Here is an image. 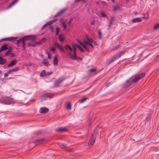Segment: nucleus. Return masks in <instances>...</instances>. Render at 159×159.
Wrapping results in <instances>:
<instances>
[{
	"label": "nucleus",
	"mask_w": 159,
	"mask_h": 159,
	"mask_svg": "<svg viewBox=\"0 0 159 159\" xmlns=\"http://www.w3.org/2000/svg\"><path fill=\"white\" fill-rule=\"evenodd\" d=\"M145 75V73H142L134 75L126 82V87H129V85L133 83H135L139 80Z\"/></svg>",
	"instance_id": "1"
},
{
	"label": "nucleus",
	"mask_w": 159,
	"mask_h": 159,
	"mask_svg": "<svg viewBox=\"0 0 159 159\" xmlns=\"http://www.w3.org/2000/svg\"><path fill=\"white\" fill-rule=\"evenodd\" d=\"M0 101L5 104H10L14 102L13 99L8 97H4L0 100Z\"/></svg>",
	"instance_id": "2"
},
{
	"label": "nucleus",
	"mask_w": 159,
	"mask_h": 159,
	"mask_svg": "<svg viewBox=\"0 0 159 159\" xmlns=\"http://www.w3.org/2000/svg\"><path fill=\"white\" fill-rule=\"evenodd\" d=\"M76 44H73L72 45V48L73 49V54H72L71 52H69L68 53V55H69L72 59H75V55H76V46H75Z\"/></svg>",
	"instance_id": "3"
},
{
	"label": "nucleus",
	"mask_w": 159,
	"mask_h": 159,
	"mask_svg": "<svg viewBox=\"0 0 159 159\" xmlns=\"http://www.w3.org/2000/svg\"><path fill=\"white\" fill-rule=\"evenodd\" d=\"M54 95V94L53 93H47L41 96L40 98L42 100H46L48 98H52Z\"/></svg>",
	"instance_id": "4"
},
{
	"label": "nucleus",
	"mask_w": 159,
	"mask_h": 159,
	"mask_svg": "<svg viewBox=\"0 0 159 159\" xmlns=\"http://www.w3.org/2000/svg\"><path fill=\"white\" fill-rule=\"evenodd\" d=\"M65 80L63 77H61L54 83V86L55 87H58L60 84Z\"/></svg>",
	"instance_id": "5"
},
{
	"label": "nucleus",
	"mask_w": 159,
	"mask_h": 159,
	"mask_svg": "<svg viewBox=\"0 0 159 159\" xmlns=\"http://www.w3.org/2000/svg\"><path fill=\"white\" fill-rule=\"evenodd\" d=\"M95 137L93 136V135H92V137L91 138L90 140H89V142L87 146L89 148L91 147L92 146L94 143L95 142Z\"/></svg>",
	"instance_id": "6"
},
{
	"label": "nucleus",
	"mask_w": 159,
	"mask_h": 159,
	"mask_svg": "<svg viewBox=\"0 0 159 159\" xmlns=\"http://www.w3.org/2000/svg\"><path fill=\"white\" fill-rule=\"evenodd\" d=\"M25 40L29 39L31 40L32 42H34L36 40L35 37L34 35H27L25 36Z\"/></svg>",
	"instance_id": "7"
},
{
	"label": "nucleus",
	"mask_w": 159,
	"mask_h": 159,
	"mask_svg": "<svg viewBox=\"0 0 159 159\" xmlns=\"http://www.w3.org/2000/svg\"><path fill=\"white\" fill-rule=\"evenodd\" d=\"M64 48L68 52H71L72 50V48L68 44H66L64 46Z\"/></svg>",
	"instance_id": "8"
},
{
	"label": "nucleus",
	"mask_w": 159,
	"mask_h": 159,
	"mask_svg": "<svg viewBox=\"0 0 159 159\" xmlns=\"http://www.w3.org/2000/svg\"><path fill=\"white\" fill-rule=\"evenodd\" d=\"M115 19V17L114 16H112L111 17V19L109 23V25H108V29H109L111 28V25L113 24L114 21Z\"/></svg>",
	"instance_id": "9"
},
{
	"label": "nucleus",
	"mask_w": 159,
	"mask_h": 159,
	"mask_svg": "<svg viewBox=\"0 0 159 159\" xmlns=\"http://www.w3.org/2000/svg\"><path fill=\"white\" fill-rule=\"evenodd\" d=\"M66 9H63L60 11L58 12L54 17V18H56L57 17L62 15L66 10Z\"/></svg>",
	"instance_id": "10"
},
{
	"label": "nucleus",
	"mask_w": 159,
	"mask_h": 159,
	"mask_svg": "<svg viewBox=\"0 0 159 159\" xmlns=\"http://www.w3.org/2000/svg\"><path fill=\"white\" fill-rule=\"evenodd\" d=\"M67 131L66 129L64 127H61L56 129V131L57 132H64Z\"/></svg>",
	"instance_id": "11"
},
{
	"label": "nucleus",
	"mask_w": 159,
	"mask_h": 159,
	"mask_svg": "<svg viewBox=\"0 0 159 159\" xmlns=\"http://www.w3.org/2000/svg\"><path fill=\"white\" fill-rule=\"evenodd\" d=\"M113 7L114 10L115 11H116L120 9L122 7V6L120 5L116 4L115 6H113Z\"/></svg>",
	"instance_id": "12"
},
{
	"label": "nucleus",
	"mask_w": 159,
	"mask_h": 159,
	"mask_svg": "<svg viewBox=\"0 0 159 159\" xmlns=\"http://www.w3.org/2000/svg\"><path fill=\"white\" fill-rule=\"evenodd\" d=\"M18 37H10L8 38H6L0 40V41H2L3 40H8L9 41H14L17 39Z\"/></svg>",
	"instance_id": "13"
},
{
	"label": "nucleus",
	"mask_w": 159,
	"mask_h": 159,
	"mask_svg": "<svg viewBox=\"0 0 159 159\" xmlns=\"http://www.w3.org/2000/svg\"><path fill=\"white\" fill-rule=\"evenodd\" d=\"M25 36H24L17 40V46L18 47L20 46L19 43L23 42H24V41L25 40Z\"/></svg>",
	"instance_id": "14"
},
{
	"label": "nucleus",
	"mask_w": 159,
	"mask_h": 159,
	"mask_svg": "<svg viewBox=\"0 0 159 159\" xmlns=\"http://www.w3.org/2000/svg\"><path fill=\"white\" fill-rule=\"evenodd\" d=\"M40 112L41 113H45L48 112V109L46 107H42L40 109Z\"/></svg>",
	"instance_id": "15"
},
{
	"label": "nucleus",
	"mask_w": 159,
	"mask_h": 159,
	"mask_svg": "<svg viewBox=\"0 0 159 159\" xmlns=\"http://www.w3.org/2000/svg\"><path fill=\"white\" fill-rule=\"evenodd\" d=\"M142 20L141 18L138 17L132 19L131 21L133 22H141Z\"/></svg>",
	"instance_id": "16"
},
{
	"label": "nucleus",
	"mask_w": 159,
	"mask_h": 159,
	"mask_svg": "<svg viewBox=\"0 0 159 159\" xmlns=\"http://www.w3.org/2000/svg\"><path fill=\"white\" fill-rule=\"evenodd\" d=\"M17 63V61L16 60L12 61L11 63L8 65V67H11L14 66Z\"/></svg>",
	"instance_id": "17"
},
{
	"label": "nucleus",
	"mask_w": 159,
	"mask_h": 159,
	"mask_svg": "<svg viewBox=\"0 0 159 159\" xmlns=\"http://www.w3.org/2000/svg\"><path fill=\"white\" fill-rule=\"evenodd\" d=\"M19 67H15L14 68L10 69L8 70V72L9 73H11L13 72H16L19 70Z\"/></svg>",
	"instance_id": "18"
},
{
	"label": "nucleus",
	"mask_w": 159,
	"mask_h": 159,
	"mask_svg": "<svg viewBox=\"0 0 159 159\" xmlns=\"http://www.w3.org/2000/svg\"><path fill=\"white\" fill-rule=\"evenodd\" d=\"M7 45L5 44L3 45L0 49V52L6 50L7 49Z\"/></svg>",
	"instance_id": "19"
},
{
	"label": "nucleus",
	"mask_w": 159,
	"mask_h": 159,
	"mask_svg": "<svg viewBox=\"0 0 159 159\" xmlns=\"http://www.w3.org/2000/svg\"><path fill=\"white\" fill-rule=\"evenodd\" d=\"M7 62L6 60L2 58L0 56V65H3Z\"/></svg>",
	"instance_id": "20"
},
{
	"label": "nucleus",
	"mask_w": 159,
	"mask_h": 159,
	"mask_svg": "<svg viewBox=\"0 0 159 159\" xmlns=\"http://www.w3.org/2000/svg\"><path fill=\"white\" fill-rule=\"evenodd\" d=\"M18 0H13L12 2H11L10 4L8 6L7 8V9H8L12 6L14 4H15Z\"/></svg>",
	"instance_id": "21"
},
{
	"label": "nucleus",
	"mask_w": 159,
	"mask_h": 159,
	"mask_svg": "<svg viewBox=\"0 0 159 159\" xmlns=\"http://www.w3.org/2000/svg\"><path fill=\"white\" fill-rule=\"evenodd\" d=\"M89 43L87 40H84L83 41V47L85 49H87V45H88Z\"/></svg>",
	"instance_id": "22"
},
{
	"label": "nucleus",
	"mask_w": 159,
	"mask_h": 159,
	"mask_svg": "<svg viewBox=\"0 0 159 159\" xmlns=\"http://www.w3.org/2000/svg\"><path fill=\"white\" fill-rule=\"evenodd\" d=\"M40 76L41 77H43L47 76V74L45 70H43L40 74Z\"/></svg>",
	"instance_id": "23"
},
{
	"label": "nucleus",
	"mask_w": 159,
	"mask_h": 159,
	"mask_svg": "<svg viewBox=\"0 0 159 159\" xmlns=\"http://www.w3.org/2000/svg\"><path fill=\"white\" fill-rule=\"evenodd\" d=\"M124 53V52H121L118 54H117L114 57H115L116 59H118L121 56L123 55Z\"/></svg>",
	"instance_id": "24"
},
{
	"label": "nucleus",
	"mask_w": 159,
	"mask_h": 159,
	"mask_svg": "<svg viewBox=\"0 0 159 159\" xmlns=\"http://www.w3.org/2000/svg\"><path fill=\"white\" fill-rule=\"evenodd\" d=\"M58 63L57 57L55 56L54 58L53 64L55 66L57 65Z\"/></svg>",
	"instance_id": "25"
},
{
	"label": "nucleus",
	"mask_w": 159,
	"mask_h": 159,
	"mask_svg": "<svg viewBox=\"0 0 159 159\" xmlns=\"http://www.w3.org/2000/svg\"><path fill=\"white\" fill-rule=\"evenodd\" d=\"M59 39L61 42H62L64 40V37L63 35L60 34L58 36Z\"/></svg>",
	"instance_id": "26"
},
{
	"label": "nucleus",
	"mask_w": 159,
	"mask_h": 159,
	"mask_svg": "<svg viewBox=\"0 0 159 159\" xmlns=\"http://www.w3.org/2000/svg\"><path fill=\"white\" fill-rule=\"evenodd\" d=\"M54 18V19L53 20H50V21H49L47 23L48 25H50L51 24H52V23H54L57 20V18Z\"/></svg>",
	"instance_id": "27"
},
{
	"label": "nucleus",
	"mask_w": 159,
	"mask_h": 159,
	"mask_svg": "<svg viewBox=\"0 0 159 159\" xmlns=\"http://www.w3.org/2000/svg\"><path fill=\"white\" fill-rule=\"evenodd\" d=\"M116 59L114 57H113L108 62V64L109 65L112 62L115 61L116 60Z\"/></svg>",
	"instance_id": "28"
},
{
	"label": "nucleus",
	"mask_w": 159,
	"mask_h": 159,
	"mask_svg": "<svg viewBox=\"0 0 159 159\" xmlns=\"http://www.w3.org/2000/svg\"><path fill=\"white\" fill-rule=\"evenodd\" d=\"M86 39L89 43H92L93 42V39H90L88 36H86Z\"/></svg>",
	"instance_id": "29"
},
{
	"label": "nucleus",
	"mask_w": 159,
	"mask_h": 159,
	"mask_svg": "<svg viewBox=\"0 0 159 159\" xmlns=\"http://www.w3.org/2000/svg\"><path fill=\"white\" fill-rule=\"evenodd\" d=\"M71 107V105L69 102L66 105V109L67 110H70Z\"/></svg>",
	"instance_id": "30"
},
{
	"label": "nucleus",
	"mask_w": 159,
	"mask_h": 159,
	"mask_svg": "<svg viewBox=\"0 0 159 159\" xmlns=\"http://www.w3.org/2000/svg\"><path fill=\"white\" fill-rule=\"evenodd\" d=\"M42 63L47 66L50 65L48 62L47 61V59L45 60L44 61H43Z\"/></svg>",
	"instance_id": "31"
},
{
	"label": "nucleus",
	"mask_w": 159,
	"mask_h": 159,
	"mask_svg": "<svg viewBox=\"0 0 159 159\" xmlns=\"http://www.w3.org/2000/svg\"><path fill=\"white\" fill-rule=\"evenodd\" d=\"M87 99V98H82L79 101H80V103H82L85 101Z\"/></svg>",
	"instance_id": "32"
},
{
	"label": "nucleus",
	"mask_w": 159,
	"mask_h": 159,
	"mask_svg": "<svg viewBox=\"0 0 159 159\" xmlns=\"http://www.w3.org/2000/svg\"><path fill=\"white\" fill-rule=\"evenodd\" d=\"M60 31V28L59 27H57L56 29V35H58Z\"/></svg>",
	"instance_id": "33"
},
{
	"label": "nucleus",
	"mask_w": 159,
	"mask_h": 159,
	"mask_svg": "<svg viewBox=\"0 0 159 159\" xmlns=\"http://www.w3.org/2000/svg\"><path fill=\"white\" fill-rule=\"evenodd\" d=\"M11 49L9 48L8 49V50L5 53V56H7L11 52Z\"/></svg>",
	"instance_id": "34"
},
{
	"label": "nucleus",
	"mask_w": 159,
	"mask_h": 159,
	"mask_svg": "<svg viewBox=\"0 0 159 159\" xmlns=\"http://www.w3.org/2000/svg\"><path fill=\"white\" fill-rule=\"evenodd\" d=\"M57 48L59 49H60L61 50V51L62 52H64L65 51L63 47L60 45L59 46V47Z\"/></svg>",
	"instance_id": "35"
},
{
	"label": "nucleus",
	"mask_w": 159,
	"mask_h": 159,
	"mask_svg": "<svg viewBox=\"0 0 159 159\" xmlns=\"http://www.w3.org/2000/svg\"><path fill=\"white\" fill-rule=\"evenodd\" d=\"M159 27V23L155 25L153 27V29L155 30H156Z\"/></svg>",
	"instance_id": "36"
},
{
	"label": "nucleus",
	"mask_w": 159,
	"mask_h": 159,
	"mask_svg": "<svg viewBox=\"0 0 159 159\" xmlns=\"http://www.w3.org/2000/svg\"><path fill=\"white\" fill-rule=\"evenodd\" d=\"M44 139H43L38 140L36 141V143H40V142H42L43 141H44Z\"/></svg>",
	"instance_id": "37"
},
{
	"label": "nucleus",
	"mask_w": 159,
	"mask_h": 159,
	"mask_svg": "<svg viewBox=\"0 0 159 159\" xmlns=\"http://www.w3.org/2000/svg\"><path fill=\"white\" fill-rule=\"evenodd\" d=\"M47 54H48V58L49 59H51V57H52V55H51L48 51L47 52Z\"/></svg>",
	"instance_id": "38"
},
{
	"label": "nucleus",
	"mask_w": 159,
	"mask_h": 159,
	"mask_svg": "<svg viewBox=\"0 0 159 159\" xmlns=\"http://www.w3.org/2000/svg\"><path fill=\"white\" fill-rule=\"evenodd\" d=\"M101 15L104 17H107V16L105 13L102 11L100 12Z\"/></svg>",
	"instance_id": "39"
},
{
	"label": "nucleus",
	"mask_w": 159,
	"mask_h": 159,
	"mask_svg": "<svg viewBox=\"0 0 159 159\" xmlns=\"http://www.w3.org/2000/svg\"><path fill=\"white\" fill-rule=\"evenodd\" d=\"M96 70V69L94 68L90 69L89 70V71L90 72H95Z\"/></svg>",
	"instance_id": "40"
},
{
	"label": "nucleus",
	"mask_w": 159,
	"mask_h": 159,
	"mask_svg": "<svg viewBox=\"0 0 159 159\" xmlns=\"http://www.w3.org/2000/svg\"><path fill=\"white\" fill-rule=\"evenodd\" d=\"M22 48L23 50H25V42H23V43H22Z\"/></svg>",
	"instance_id": "41"
},
{
	"label": "nucleus",
	"mask_w": 159,
	"mask_h": 159,
	"mask_svg": "<svg viewBox=\"0 0 159 159\" xmlns=\"http://www.w3.org/2000/svg\"><path fill=\"white\" fill-rule=\"evenodd\" d=\"M75 59H72L73 60H82V58H80V57H77L76 56V55H75Z\"/></svg>",
	"instance_id": "42"
},
{
	"label": "nucleus",
	"mask_w": 159,
	"mask_h": 159,
	"mask_svg": "<svg viewBox=\"0 0 159 159\" xmlns=\"http://www.w3.org/2000/svg\"><path fill=\"white\" fill-rule=\"evenodd\" d=\"M59 146H60L62 148H64L66 147V145L62 144H59Z\"/></svg>",
	"instance_id": "43"
},
{
	"label": "nucleus",
	"mask_w": 159,
	"mask_h": 159,
	"mask_svg": "<svg viewBox=\"0 0 159 159\" xmlns=\"http://www.w3.org/2000/svg\"><path fill=\"white\" fill-rule=\"evenodd\" d=\"M98 35H99V38L100 39H102V33L100 31H98Z\"/></svg>",
	"instance_id": "44"
},
{
	"label": "nucleus",
	"mask_w": 159,
	"mask_h": 159,
	"mask_svg": "<svg viewBox=\"0 0 159 159\" xmlns=\"http://www.w3.org/2000/svg\"><path fill=\"white\" fill-rule=\"evenodd\" d=\"M62 26H63L64 29H66V25L65 23H63L62 24Z\"/></svg>",
	"instance_id": "45"
},
{
	"label": "nucleus",
	"mask_w": 159,
	"mask_h": 159,
	"mask_svg": "<svg viewBox=\"0 0 159 159\" xmlns=\"http://www.w3.org/2000/svg\"><path fill=\"white\" fill-rule=\"evenodd\" d=\"M77 40L78 43L83 47V42L81 41L78 39H77Z\"/></svg>",
	"instance_id": "46"
},
{
	"label": "nucleus",
	"mask_w": 159,
	"mask_h": 159,
	"mask_svg": "<svg viewBox=\"0 0 159 159\" xmlns=\"http://www.w3.org/2000/svg\"><path fill=\"white\" fill-rule=\"evenodd\" d=\"M59 45H60V44L59 43H56V42L54 44V46L56 47H57V48L59 47Z\"/></svg>",
	"instance_id": "47"
},
{
	"label": "nucleus",
	"mask_w": 159,
	"mask_h": 159,
	"mask_svg": "<svg viewBox=\"0 0 159 159\" xmlns=\"http://www.w3.org/2000/svg\"><path fill=\"white\" fill-rule=\"evenodd\" d=\"M28 45L29 46H36V44H31L30 43H28Z\"/></svg>",
	"instance_id": "48"
},
{
	"label": "nucleus",
	"mask_w": 159,
	"mask_h": 159,
	"mask_svg": "<svg viewBox=\"0 0 159 159\" xmlns=\"http://www.w3.org/2000/svg\"><path fill=\"white\" fill-rule=\"evenodd\" d=\"M51 50L53 52H54L56 50V49L53 47H51Z\"/></svg>",
	"instance_id": "49"
},
{
	"label": "nucleus",
	"mask_w": 159,
	"mask_h": 159,
	"mask_svg": "<svg viewBox=\"0 0 159 159\" xmlns=\"http://www.w3.org/2000/svg\"><path fill=\"white\" fill-rule=\"evenodd\" d=\"M90 24L92 25H94L95 24V21L94 20H93L90 22Z\"/></svg>",
	"instance_id": "50"
},
{
	"label": "nucleus",
	"mask_w": 159,
	"mask_h": 159,
	"mask_svg": "<svg viewBox=\"0 0 159 159\" xmlns=\"http://www.w3.org/2000/svg\"><path fill=\"white\" fill-rule=\"evenodd\" d=\"M10 73H9L8 72V71L6 73H5L4 75V76L5 77H7V76L8 74H10Z\"/></svg>",
	"instance_id": "51"
},
{
	"label": "nucleus",
	"mask_w": 159,
	"mask_h": 159,
	"mask_svg": "<svg viewBox=\"0 0 159 159\" xmlns=\"http://www.w3.org/2000/svg\"><path fill=\"white\" fill-rule=\"evenodd\" d=\"M52 73V71H50L46 73L47 74V76L49 75H51Z\"/></svg>",
	"instance_id": "52"
},
{
	"label": "nucleus",
	"mask_w": 159,
	"mask_h": 159,
	"mask_svg": "<svg viewBox=\"0 0 159 159\" xmlns=\"http://www.w3.org/2000/svg\"><path fill=\"white\" fill-rule=\"evenodd\" d=\"M46 41V39L45 38H43L42 39V40L41 41V43L42 42H44Z\"/></svg>",
	"instance_id": "53"
},
{
	"label": "nucleus",
	"mask_w": 159,
	"mask_h": 159,
	"mask_svg": "<svg viewBox=\"0 0 159 159\" xmlns=\"http://www.w3.org/2000/svg\"><path fill=\"white\" fill-rule=\"evenodd\" d=\"M76 45H75V46H76V47L78 48L79 49H80V48L81 47L80 45H79V44H76Z\"/></svg>",
	"instance_id": "54"
},
{
	"label": "nucleus",
	"mask_w": 159,
	"mask_h": 159,
	"mask_svg": "<svg viewBox=\"0 0 159 159\" xmlns=\"http://www.w3.org/2000/svg\"><path fill=\"white\" fill-rule=\"evenodd\" d=\"M48 25L47 23L46 24H45L42 27V28H45Z\"/></svg>",
	"instance_id": "55"
},
{
	"label": "nucleus",
	"mask_w": 159,
	"mask_h": 159,
	"mask_svg": "<svg viewBox=\"0 0 159 159\" xmlns=\"http://www.w3.org/2000/svg\"><path fill=\"white\" fill-rule=\"evenodd\" d=\"M60 22L61 23V25L62 24V23H65L64 22V21L63 20L62 18L61 19H60Z\"/></svg>",
	"instance_id": "56"
},
{
	"label": "nucleus",
	"mask_w": 159,
	"mask_h": 159,
	"mask_svg": "<svg viewBox=\"0 0 159 159\" xmlns=\"http://www.w3.org/2000/svg\"><path fill=\"white\" fill-rule=\"evenodd\" d=\"M150 118V116H149L147 117L146 118V119L147 120H149Z\"/></svg>",
	"instance_id": "57"
},
{
	"label": "nucleus",
	"mask_w": 159,
	"mask_h": 159,
	"mask_svg": "<svg viewBox=\"0 0 159 159\" xmlns=\"http://www.w3.org/2000/svg\"><path fill=\"white\" fill-rule=\"evenodd\" d=\"M50 29L52 30V31H53V28L52 26H51L50 27Z\"/></svg>",
	"instance_id": "58"
},
{
	"label": "nucleus",
	"mask_w": 159,
	"mask_h": 159,
	"mask_svg": "<svg viewBox=\"0 0 159 159\" xmlns=\"http://www.w3.org/2000/svg\"><path fill=\"white\" fill-rule=\"evenodd\" d=\"M72 19H73L72 18H71L70 19V20L69 21V22H68V24H70L71 22V21L72 20Z\"/></svg>",
	"instance_id": "59"
},
{
	"label": "nucleus",
	"mask_w": 159,
	"mask_h": 159,
	"mask_svg": "<svg viewBox=\"0 0 159 159\" xmlns=\"http://www.w3.org/2000/svg\"><path fill=\"white\" fill-rule=\"evenodd\" d=\"M88 45H89L90 46H91V47H92V48H93V44H92V43H89Z\"/></svg>",
	"instance_id": "60"
},
{
	"label": "nucleus",
	"mask_w": 159,
	"mask_h": 159,
	"mask_svg": "<svg viewBox=\"0 0 159 159\" xmlns=\"http://www.w3.org/2000/svg\"><path fill=\"white\" fill-rule=\"evenodd\" d=\"M102 3L105 5H106L107 4V3L105 1H103Z\"/></svg>",
	"instance_id": "61"
},
{
	"label": "nucleus",
	"mask_w": 159,
	"mask_h": 159,
	"mask_svg": "<svg viewBox=\"0 0 159 159\" xmlns=\"http://www.w3.org/2000/svg\"><path fill=\"white\" fill-rule=\"evenodd\" d=\"M81 52H84V50L81 47L79 49Z\"/></svg>",
	"instance_id": "62"
},
{
	"label": "nucleus",
	"mask_w": 159,
	"mask_h": 159,
	"mask_svg": "<svg viewBox=\"0 0 159 159\" xmlns=\"http://www.w3.org/2000/svg\"><path fill=\"white\" fill-rule=\"evenodd\" d=\"M93 42L94 43V44L95 45H97V43H96V42H95V41H94H94H93Z\"/></svg>",
	"instance_id": "63"
},
{
	"label": "nucleus",
	"mask_w": 159,
	"mask_h": 159,
	"mask_svg": "<svg viewBox=\"0 0 159 159\" xmlns=\"http://www.w3.org/2000/svg\"><path fill=\"white\" fill-rule=\"evenodd\" d=\"M111 0L113 2V3H115V2L114 0Z\"/></svg>",
	"instance_id": "64"
}]
</instances>
